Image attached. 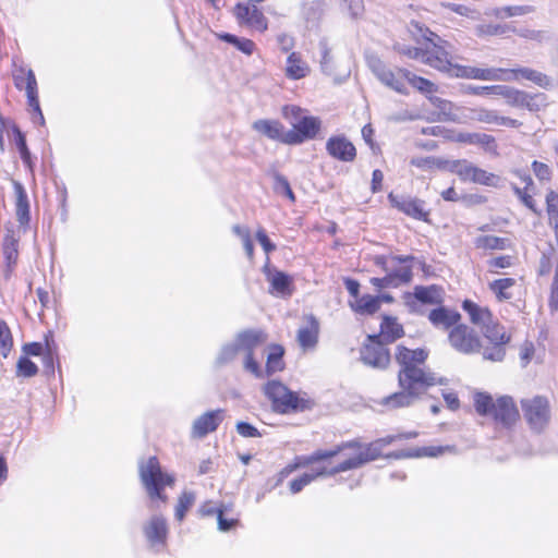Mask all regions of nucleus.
Listing matches in <instances>:
<instances>
[{
  "label": "nucleus",
  "instance_id": "1",
  "mask_svg": "<svg viewBox=\"0 0 558 558\" xmlns=\"http://www.w3.org/2000/svg\"><path fill=\"white\" fill-rule=\"evenodd\" d=\"M417 436V432H408L397 436H388L369 444L350 440L341 442L332 449H318L310 456H298L292 460V462L288 463L280 470L277 483H281L291 473L300 469L307 468L318 462L328 461L341 453L344 454V459L331 468L319 466L313 472L303 473L292 480L289 484V489L292 494H298L318 477L335 476L338 473L355 470L371 461L377 460L381 457V448L396 439H410Z\"/></svg>",
  "mask_w": 558,
  "mask_h": 558
},
{
  "label": "nucleus",
  "instance_id": "2",
  "mask_svg": "<svg viewBox=\"0 0 558 558\" xmlns=\"http://www.w3.org/2000/svg\"><path fill=\"white\" fill-rule=\"evenodd\" d=\"M429 350L426 347L411 349L405 344L395 348V361L398 365L399 391H395L377 401V405L384 411H393L411 407L427 391L437 385H442L444 379L426 365Z\"/></svg>",
  "mask_w": 558,
  "mask_h": 558
},
{
  "label": "nucleus",
  "instance_id": "3",
  "mask_svg": "<svg viewBox=\"0 0 558 558\" xmlns=\"http://www.w3.org/2000/svg\"><path fill=\"white\" fill-rule=\"evenodd\" d=\"M411 27L414 39L420 46L404 50L405 56L421 60L424 64L451 77L480 78L481 68L461 65L452 61V56L447 49L450 44L447 40L418 22H412Z\"/></svg>",
  "mask_w": 558,
  "mask_h": 558
},
{
  "label": "nucleus",
  "instance_id": "4",
  "mask_svg": "<svg viewBox=\"0 0 558 558\" xmlns=\"http://www.w3.org/2000/svg\"><path fill=\"white\" fill-rule=\"evenodd\" d=\"M473 405L480 416L489 417L498 428L510 430L520 422L517 402L509 395L494 398L486 391H475Z\"/></svg>",
  "mask_w": 558,
  "mask_h": 558
},
{
  "label": "nucleus",
  "instance_id": "5",
  "mask_svg": "<svg viewBox=\"0 0 558 558\" xmlns=\"http://www.w3.org/2000/svg\"><path fill=\"white\" fill-rule=\"evenodd\" d=\"M413 255H377L374 264L385 274L383 277H373L371 284L378 291L385 289H397L408 286L413 280V268L415 263Z\"/></svg>",
  "mask_w": 558,
  "mask_h": 558
},
{
  "label": "nucleus",
  "instance_id": "6",
  "mask_svg": "<svg viewBox=\"0 0 558 558\" xmlns=\"http://www.w3.org/2000/svg\"><path fill=\"white\" fill-rule=\"evenodd\" d=\"M263 391L270 401L271 409L279 414L304 412L314 405V401L306 393L294 392L279 380L267 381Z\"/></svg>",
  "mask_w": 558,
  "mask_h": 558
},
{
  "label": "nucleus",
  "instance_id": "7",
  "mask_svg": "<svg viewBox=\"0 0 558 558\" xmlns=\"http://www.w3.org/2000/svg\"><path fill=\"white\" fill-rule=\"evenodd\" d=\"M282 116L286 119H294L291 129L287 131L286 145L294 146L315 140L322 131V120L318 117L306 114V111L299 106H284Z\"/></svg>",
  "mask_w": 558,
  "mask_h": 558
},
{
  "label": "nucleus",
  "instance_id": "8",
  "mask_svg": "<svg viewBox=\"0 0 558 558\" xmlns=\"http://www.w3.org/2000/svg\"><path fill=\"white\" fill-rule=\"evenodd\" d=\"M267 339L268 336L263 330L246 329L238 335L233 349L234 352L244 354V369L258 378L264 376L260 360L264 357Z\"/></svg>",
  "mask_w": 558,
  "mask_h": 558
},
{
  "label": "nucleus",
  "instance_id": "9",
  "mask_svg": "<svg viewBox=\"0 0 558 558\" xmlns=\"http://www.w3.org/2000/svg\"><path fill=\"white\" fill-rule=\"evenodd\" d=\"M138 475L150 499H159L162 504L168 501V496L163 490L167 486H173L174 477L162 471L156 456L140 463Z\"/></svg>",
  "mask_w": 558,
  "mask_h": 558
},
{
  "label": "nucleus",
  "instance_id": "10",
  "mask_svg": "<svg viewBox=\"0 0 558 558\" xmlns=\"http://www.w3.org/2000/svg\"><path fill=\"white\" fill-rule=\"evenodd\" d=\"M526 80L535 85L548 88L551 85L550 78L534 69L531 68H481L478 81H520Z\"/></svg>",
  "mask_w": 558,
  "mask_h": 558
},
{
  "label": "nucleus",
  "instance_id": "11",
  "mask_svg": "<svg viewBox=\"0 0 558 558\" xmlns=\"http://www.w3.org/2000/svg\"><path fill=\"white\" fill-rule=\"evenodd\" d=\"M389 344L380 335H368L359 349L360 361L367 367L386 371L391 366L392 355Z\"/></svg>",
  "mask_w": 558,
  "mask_h": 558
},
{
  "label": "nucleus",
  "instance_id": "12",
  "mask_svg": "<svg viewBox=\"0 0 558 558\" xmlns=\"http://www.w3.org/2000/svg\"><path fill=\"white\" fill-rule=\"evenodd\" d=\"M520 407L523 417L532 430L543 432L551 420V405L548 397L535 395L521 399Z\"/></svg>",
  "mask_w": 558,
  "mask_h": 558
},
{
  "label": "nucleus",
  "instance_id": "13",
  "mask_svg": "<svg viewBox=\"0 0 558 558\" xmlns=\"http://www.w3.org/2000/svg\"><path fill=\"white\" fill-rule=\"evenodd\" d=\"M445 294V289L439 284H417L412 291L404 292L402 300L410 313H421L423 306L441 305Z\"/></svg>",
  "mask_w": 558,
  "mask_h": 558
},
{
  "label": "nucleus",
  "instance_id": "14",
  "mask_svg": "<svg viewBox=\"0 0 558 558\" xmlns=\"http://www.w3.org/2000/svg\"><path fill=\"white\" fill-rule=\"evenodd\" d=\"M12 78L15 88L25 92L27 105L44 123V114L39 105L38 84L34 71L24 64L13 63Z\"/></svg>",
  "mask_w": 558,
  "mask_h": 558
},
{
  "label": "nucleus",
  "instance_id": "15",
  "mask_svg": "<svg viewBox=\"0 0 558 558\" xmlns=\"http://www.w3.org/2000/svg\"><path fill=\"white\" fill-rule=\"evenodd\" d=\"M447 340L449 345L461 354L472 355L482 350V341L478 333L464 323H459L456 327L451 328Z\"/></svg>",
  "mask_w": 558,
  "mask_h": 558
},
{
  "label": "nucleus",
  "instance_id": "16",
  "mask_svg": "<svg viewBox=\"0 0 558 558\" xmlns=\"http://www.w3.org/2000/svg\"><path fill=\"white\" fill-rule=\"evenodd\" d=\"M449 170L463 182H472L484 186H497L499 181L497 174L488 172L466 159L451 161Z\"/></svg>",
  "mask_w": 558,
  "mask_h": 558
},
{
  "label": "nucleus",
  "instance_id": "17",
  "mask_svg": "<svg viewBox=\"0 0 558 558\" xmlns=\"http://www.w3.org/2000/svg\"><path fill=\"white\" fill-rule=\"evenodd\" d=\"M21 234L20 231L13 228H7L1 243V252L3 256V278L9 281L15 271L19 262V243Z\"/></svg>",
  "mask_w": 558,
  "mask_h": 558
},
{
  "label": "nucleus",
  "instance_id": "18",
  "mask_svg": "<svg viewBox=\"0 0 558 558\" xmlns=\"http://www.w3.org/2000/svg\"><path fill=\"white\" fill-rule=\"evenodd\" d=\"M233 15L239 25L253 28L259 33L268 29V20L255 4L239 2L233 8Z\"/></svg>",
  "mask_w": 558,
  "mask_h": 558
},
{
  "label": "nucleus",
  "instance_id": "19",
  "mask_svg": "<svg viewBox=\"0 0 558 558\" xmlns=\"http://www.w3.org/2000/svg\"><path fill=\"white\" fill-rule=\"evenodd\" d=\"M388 199L391 206L404 215L420 221H430V210L425 208V202L416 197L398 196L389 193Z\"/></svg>",
  "mask_w": 558,
  "mask_h": 558
},
{
  "label": "nucleus",
  "instance_id": "20",
  "mask_svg": "<svg viewBox=\"0 0 558 558\" xmlns=\"http://www.w3.org/2000/svg\"><path fill=\"white\" fill-rule=\"evenodd\" d=\"M320 323L313 314L303 316V324L296 330V342L306 353L316 349L319 342Z\"/></svg>",
  "mask_w": 558,
  "mask_h": 558
},
{
  "label": "nucleus",
  "instance_id": "21",
  "mask_svg": "<svg viewBox=\"0 0 558 558\" xmlns=\"http://www.w3.org/2000/svg\"><path fill=\"white\" fill-rule=\"evenodd\" d=\"M517 181L511 182V189L521 203L536 215L541 214L534 196L536 195V186L529 173L517 171Z\"/></svg>",
  "mask_w": 558,
  "mask_h": 558
},
{
  "label": "nucleus",
  "instance_id": "22",
  "mask_svg": "<svg viewBox=\"0 0 558 558\" xmlns=\"http://www.w3.org/2000/svg\"><path fill=\"white\" fill-rule=\"evenodd\" d=\"M225 417L226 410L223 409H216L203 413L193 422L191 437L193 439H202L208 434L216 432Z\"/></svg>",
  "mask_w": 558,
  "mask_h": 558
},
{
  "label": "nucleus",
  "instance_id": "23",
  "mask_svg": "<svg viewBox=\"0 0 558 558\" xmlns=\"http://www.w3.org/2000/svg\"><path fill=\"white\" fill-rule=\"evenodd\" d=\"M144 536L151 548H166L169 535L167 520L161 515H153L143 526Z\"/></svg>",
  "mask_w": 558,
  "mask_h": 558
},
{
  "label": "nucleus",
  "instance_id": "24",
  "mask_svg": "<svg viewBox=\"0 0 558 558\" xmlns=\"http://www.w3.org/2000/svg\"><path fill=\"white\" fill-rule=\"evenodd\" d=\"M326 150L330 157L342 162H353L356 159L354 144L344 135H332L326 142Z\"/></svg>",
  "mask_w": 558,
  "mask_h": 558
},
{
  "label": "nucleus",
  "instance_id": "25",
  "mask_svg": "<svg viewBox=\"0 0 558 558\" xmlns=\"http://www.w3.org/2000/svg\"><path fill=\"white\" fill-rule=\"evenodd\" d=\"M427 318L435 328L449 332L451 328L461 323L462 316L458 311L441 304L430 310Z\"/></svg>",
  "mask_w": 558,
  "mask_h": 558
},
{
  "label": "nucleus",
  "instance_id": "26",
  "mask_svg": "<svg viewBox=\"0 0 558 558\" xmlns=\"http://www.w3.org/2000/svg\"><path fill=\"white\" fill-rule=\"evenodd\" d=\"M263 271L266 276L267 281L270 284V292L280 294V295H291L293 292V280L292 278L275 268H271L269 265V259L263 267Z\"/></svg>",
  "mask_w": 558,
  "mask_h": 558
},
{
  "label": "nucleus",
  "instance_id": "27",
  "mask_svg": "<svg viewBox=\"0 0 558 558\" xmlns=\"http://www.w3.org/2000/svg\"><path fill=\"white\" fill-rule=\"evenodd\" d=\"M473 246L481 253H492L495 251H506L513 247V242L509 238L497 236L494 234H480L473 240Z\"/></svg>",
  "mask_w": 558,
  "mask_h": 558
},
{
  "label": "nucleus",
  "instance_id": "28",
  "mask_svg": "<svg viewBox=\"0 0 558 558\" xmlns=\"http://www.w3.org/2000/svg\"><path fill=\"white\" fill-rule=\"evenodd\" d=\"M252 128L267 138L286 145L287 131L279 120L259 119L253 123Z\"/></svg>",
  "mask_w": 558,
  "mask_h": 558
},
{
  "label": "nucleus",
  "instance_id": "29",
  "mask_svg": "<svg viewBox=\"0 0 558 558\" xmlns=\"http://www.w3.org/2000/svg\"><path fill=\"white\" fill-rule=\"evenodd\" d=\"M461 307L468 314L470 323L480 328L492 322L495 317L488 306H482L470 299L463 300Z\"/></svg>",
  "mask_w": 558,
  "mask_h": 558
},
{
  "label": "nucleus",
  "instance_id": "30",
  "mask_svg": "<svg viewBox=\"0 0 558 558\" xmlns=\"http://www.w3.org/2000/svg\"><path fill=\"white\" fill-rule=\"evenodd\" d=\"M377 335H380V339L390 344L404 337L405 331L398 317L385 314L381 316Z\"/></svg>",
  "mask_w": 558,
  "mask_h": 558
},
{
  "label": "nucleus",
  "instance_id": "31",
  "mask_svg": "<svg viewBox=\"0 0 558 558\" xmlns=\"http://www.w3.org/2000/svg\"><path fill=\"white\" fill-rule=\"evenodd\" d=\"M474 120L480 123L502 125L512 129H519L522 122L510 117L499 116L497 111L487 108H476L472 110Z\"/></svg>",
  "mask_w": 558,
  "mask_h": 558
},
{
  "label": "nucleus",
  "instance_id": "32",
  "mask_svg": "<svg viewBox=\"0 0 558 558\" xmlns=\"http://www.w3.org/2000/svg\"><path fill=\"white\" fill-rule=\"evenodd\" d=\"M15 216L19 222V231L25 232L31 221L29 203L24 187L20 183H15Z\"/></svg>",
  "mask_w": 558,
  "mask_h": 558
},
{
  "label": "nucleus",
  "instance_id": "33",
  "mask_svg": "<svg viewBox=\"0 0 558 558\" xmlns=\"http://www.w3.org/2000/svg\"><path fill=\"white\" fill-rule=\"evenodd\" d=\"M515 286L517 279L512 277L496 278L488 282V290L495 296L496 302L505 303L512 301Z\"/></svg>",
  "mask_w": 558,
  "mask_h": 558
},
{
  "label": "nucleus",
  "instance_id": "34",
  "mask_svg": "<svg viewBox=\"0 0 558 558\" xmlns=\"http://www.w3.org/2000/svg\"><path fill=\"white\" fill-rule=\"evenodd\" d=\"M311 73L308 63L298 51L291 52L286 62L284 74L289 80L298 81L306 77Z\"/></svg>",
  "mask_w": 558,
  "mask_h": 558
},
{
  "label": "nucleus",
  "instance_id": "35",
  "mask_svg": "<svg viewBox=\"0 0 558 558\" xmlns=\"http://www.w3.org/2000/svg\"><path fill=\"white\" fill-rule=\"evenodd\" d=\"M484 338L488 342H501V343H510L512 339V335L507 330V328L495 317L482 327Z\"/></svg>",
  "mask_w": 558,
  "mask_h": 558
},
{
  "label": "nucleus",
  "instance_id": "36",
  "mask_svg": "<svg viewBox=\"0 0 558 558\" xmlns=\"http://www.w3.org/2000/svg\"><path fill=\"white\" fill-rule=\"evenodd\" d=\"M349 306L355 314L363 316H373L379 311L376 295L369 293L362 294L356 300H350Z\"/></svg>",
  "mask_w": 558,
  "mask_h": 558
},
{
  "label": "nucleus",
  "instance_id": "37",
  "mask_svg": "<svg viewBox=\"0 0 558 558\" xmlns=\"http://www.w3.org/2000/svg\"><path fill=\"white\" fill-rule=\"evenodd\" d=\"M410 75V71L405 69H396L385 70L379 74V78L383 83L396 89L399 93H403L405 90V82H408V77Z\"/></svg>",
  "mask_w": 558,
  "mask_h": 558
},
{
  "label": "nucleus",
  "instance_id": "38",
  "mask_svg": "<svg viewBox=\"0 0 558 558\" xmlns=\"http://www.w3.org/2000/svg\"><path fill=\"white\" fill-rule=\"evenodd\" d=\"M284 348L281 344L272 343L268 345V354L265 366L266 375H272L284 368L283 362Z\"/></svg>",
  "mask_w": 558,
  "mask_h": 558
},
{
  "label": "nucleus",
  "instance_id": "39",
  "mask_svg": "<svg viewBox=\"0 0 558 558\" xmlns=\"http://www.w3.org/2000/svg\"><path fill=\"white\" fill-rule=\"evenodd\" d=\"M232 506H226L222 511H219L217 518V525L220 532L234 531L241 526L239 514H232Z\"/></svg>",
  "mask_w": 558,
  "mask_h": 558
},
{
  "label": "nucleus",
  "instance_id": "40",
  "mask_svg": "<svg viewBox=\"0 0 558 558\" xmlns=\"http://www.w3.org/2000/svg\"><path fill=\"white\" fill-rule=\"evenodd\" d=\"M532 5H505L495 8L492 11V15L499 20H505L514 16H522L534 12Z\"/></svg>",
  "mask_w": 558,
  "mask_h": 558
},
{
  "label": "nucleus",
  "instance_id": "41",
  "mask_svg": "<svg viewBox=\"0 0 558 558\" xmlns=\"http://www.w3.org/2000/svg\"><path fill=\"white\" fill-rule=\"evenodd\" d=\"M218 37L221 40L233 45L238 50H240L246 56L253 54V52L256 50V45L252 39L240 38L229 33L219 34Z\"/></svg>",
  "mask_w": 558,
  "mask_h": 558
},
{
  "label": "nucleus",
  "instance_id": "42",
  "mask_svg": "<svg viewBox=\"0 0 558 558\" xmlns=\"http://www.w3.org/2000/svg\"><path fill=\"white\" fill-rule=\"evenodd\" d=\"M195 502V494L193 492H183L179 498L174 509V517L179 522H182L186 512Z\"/></svg>",
  "mask_w": 558,
  "mask_h": 558
},
{
  "label": "nucleus",
  "instance_id": "43",
  "mask_svg": "<svg viewBox=\"0 0 558 558\" xmlns=\"http://www.w3.org/2000/svg\"><path fill=\"white\" fill-rule=\"evenodd\" d=\"M13 336L7 322L0 318V354L7 359L13 349Z\"/></svg>",
  "mask_w": 558,
  "mask_h": 558
},
{
  "label": "nucleus",
  "instance_id": "44",
  "mask_svg": "<svg viewBox=\"0 0 558 558\" xmlns=\"http://www.w3.org/2000/svg\"><path fill=\"white\" fill-rule=\"evenodd\" d=\"M508 344L509 343L489 342V344L483 349L482 355L487 361L502 362L506 357V347Z\"/></svg>",
  "mask_w": 558,
  "mask_h": 558
},
{
  "label": "nucleus",
  "instance_id": "45",
  "mask_svg": "<svg viewBox=\"0 0 558 558\" xmlns=\"http://www.w3.org/2000/svg\"><path fill=\"white\" fill-rule=\"evenodd\" d=\"M38 366L26 355H21L16 362L15 374L17 377L31 378L38 374Z\"/></svg>",
  "mask_w": 558,
  "mask_h": 558
},
{
  "label": "nucleus",
  "instance_id": "46",
  "mask_svg": "<svg viewBox=\"0 0 558 558\" xmlns=\"http://www.w3.org/2000/svg\"><path fill=\"white\" fill-rule=\"evenodd\" d=\"M517 258L512 255H498L487 260V268L490 274H498L500 269L514 266Z\"/></svg>",
  "mask_w": 558,
  "mask_h": 558
},
{
  "label": "nucleus",
  "instance_id": "47",
  "mask_svg": "<svg viewBox=\"0 0 558 558\" xmlns=\"http://www.w3.org/2000/svg\"><path fill=\"white\" fill-rule=\"evenodd\" d=\"M545 202L549 226L558 225V193L554 190H548Z\"/></svg>",
  "mask_w": 558,
  "mask_h": 558
},
{
  "label": "nucleus",
  "instance_id": "48",
  "mask_svg": "<svg viewBox=\"0 0 558 558\" xmlns=\"http://www.w3.org/2000/svg\"><path fill=\"white\" fill-rule=\"evenodd\" d=\"M547 106V96L544 93L530 94L525 92L522 108L530 111H539Z\"/></svg>",
  "mask_w": 558,
  "mask_h": 558
},
{
  "label": "nucleus",
  "instance_id": "49",
  "mask_svg": "<svg viewBox=\"0 0 558 558\" xmlns=\"http://www.w3.org/2000/svg\"><path fill=\"white\" fill-rule=\"evenodd\" d=\"M500 97L505 98L509 106L522 108L525 92L504 85Z\"/></svg>",
  "mask_w": 558,
  "mask_h": 558
},
{
  "label": "nucleus",
  "instance_id": "50",
  "mask_svg": "<svg viewBox=\"0 0 558 558\" xmlns=\"http://www.w3.org/2000/svg\"><path fill=\"white\" fill-rule=\"evenodd\" d=\"M408 82L414 87L416 88L417 90L424 93V94H432L434 92H436L437 87L436 85L425 78V77H422V76H417L415 74H412L410 72V75L408 77Z\"/></svg>",
  "mask_w": 558,
  "mask_h": 558
},
{
  "label": "nucleus",
  "instance_id": "51",
  "mask_svg": "<svg viewBox=\"0 0 558 558\" xmlns=\"http://www.w3.org/2000/svg\"><path fill=\"white\" fill-rule=\"evenodd\" d=\"M13 133H14L15 145L19 149V153H20V156H21L23 162L27 166H31V163H32L31 153H29L27 144H26L25 135L17 128H15L13 130Z\"/></svg>",
  "mask_w": 558,
  "mask_h": 558
},
{
  "label": "nucleus",
  "instance_id": "52",
  "mask_svg": "<svg viewBox=\"0 0 558 558\" xmlns=\"http://www.w3.org/2000/svg\"><path fill=\"white\" fill-rule=\"evenodd\" d=\"M452 446H424L416 449V457L436 458L446 452L452 451Z\"/></svg>",
  "mask_w": 558,
  "mask_h": 558
},
{
  "label": "nucleus",
  "instance_id": "53",
  "mask_svg": "<svg viewBox=\"0 0 558 558\" xmlns=\"http://www.w3.org/2000/svg\"><path fill=\"white\" fill-rule=\"evenodd\" d=\"M510 31L508 25L502 24H482L477 27V34L480 36H497L504 35Z\"/></svg>",
  "mask_w": 558,
  "mask_h": 558
},
{
  "label": "nucleus",
  "instance_id": "54",
  "mask_svg": "<svg viewBox=\"0 0 558 558\" xmlns=\"http://www.w3.org/2000/svg\"><path fill=\"white\" fill-rule=\"evenodd\" d=\"M535 345L532 341L525 340L521 347L519 352L520 363L523 367L527 366L535 356Z\"/></svg>",
  "mask_w": 558,
  "mask_h": 558
},
{
  "label": "nucleus",
  "instance_id": "55",
  "mask_svg": "<svg viewBox=\"0 0 558 558\" xmlns=\"http://www.w3.org/2000/svg\"><path fill=\"white\" fill-rule=\"evenodd\" d=\"M226 506L227 505L222 502L219 506H216L213 500H206L199 506L197 512L202 518H208L213 515L218 518L219 511H222Z\"/></svg>",
  "mask_w": 558,
  "mask_h": 558
},
{
  "label": "nucleus",
  "instance_id": "56",
  "mask_svg": "<svg viewBox=\"0 0 558 558\" xmlns=\"http://www.w3.org/2000/svg\"><path fill=\"white\" fill-rule=\"evenodd\" d=\"M548 307L551 312H558V264L556 266L554 279L550 286Z\"/></svg>",
  "mask_w": 558,
  "mask_h": 558
},
{
  "label": "nucleus",
  "instance_id": "57",
  "mask_svg": "<svg viewBox=\"0 0 558 558\" xmlns=\"http://www.w3.org/2000/svg\"><path fill=\"white\" fill-rule=\"evenodd\" d=\"M276 189L279 193L284 195L291 203H295V194L292 191L289 181L284 177H276Z\"/></svg>",
  "mask_w": 558,
  "mask_h": 558
},
{
  "label": "nucleus",
  "instance_id": "58",
  "mask_svg": "<svg viewBox=\"0 0 558 558\" xmlns=\"http://www.w3.org/2000/svg\"><path fill=\"white\" fill-rule=\"evenodd\" d=\"M531 167L539 181H549L551 179V170L545 162L534 160Z\"/></svg>",
  "mask_w": 558,
  "mask_h": 558
},
{
  "label": "nucleus",
  "instance_id": "59",
  "mask_svg": "<svg viewBox=\"0 0 558 558\" xmlns=\"http://www.w3.org/2000/svg\"><path fill=\"white\" fill-rule=\"evenodd\" d=\"M235 428L238 434L244 438H257L262 436L260 432L255 426L246 422H238Z\"/></svg>",
  "mask_w": 558,
  "mask_h": 558
},
{
  "label": "nucleus",
  "instance_id": "60",
  "mask_svg": "<svg viewBox=\"0 0 558 558\" xmlns=\"http://www.w3.org/2000/svg\"><path fill=\"white\" fill-rule=\"evenodd\" d=\"M341 5L353 17L359 16L363 10V0H341Z\"/></svg>",
  "mask_w": 558,
  "mask_h": 558
},
{
  "label": "nucleus",
  "instance_id": "61",
  "mask_svg": "<svg viewBox=\"0 0 558 558\" xmlns=\"http://www.w3.org/2000/svg\"><path fill=\"white\" fill-rule=\"evenodd\" d=\"M504 85L476 86L470 89V93L477 96L494 95L501 96Z\"/></svg>",
  "mask_w": 558,
  "mask_h": 558
},
{
  "label": "nucleus",
  "instance_id": "62",
  "mask_svg": "<svg viewBox=\"0 0 558 558\" xmlns=\"http://www.w3.org/2000/svg\"><path fill=\"white\" fill-rule=\"evenodd\" d=\"M22 352L26 356H41L45 352L43 342H27L22 345Z\"/></svg>",
  "mask_w": 558,
  "mask_h": 558
},
{
  "label": "nucleus",
  "instance_id": "63",
  "mask_svg": "<svg viewBox=\"0 0 558 558\" xmlns=\"http://www.w3.org/2000/svg\"><path fill=\"white\" fill-rule=\"evenodd\" d=\"M256 239L259 242V244L262 245V247L266 254H269L276 250V245L270 241L265 229H263V228L257 229Z\"/></svg>",
  "mask_w": 558,
  "mask_h": 558
},
{
  "label": "nucleus",
  "instance_id": "64",
  "mask_svg": "<svg viewBox=\"0 0 558 558\" xmlns=\"http://www.w3.org/2000/svg\"><path fill=\"white\" fill-rule=\"evenodd\" d=\"M44 367L53 373L56 364H59V353L44 352L41 355Z\"/></svg>",
  "mask_w": 558,
  "mask_h": 558
}]
</instances>
